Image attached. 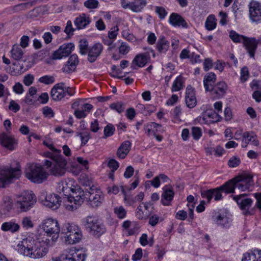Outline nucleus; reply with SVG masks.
<instances>
[{"label": "nucleus", "mask_w": 261, "mask_h": 261, "mask_svg": "<svg viewBox=\"0 0 261 261\" xmlns=\"http://www.w3.org/2000/svg\"><path fill=\"white\" fill-rule=\"evenodd\" d=\"M17 250L19 254L33 259L43 257L48 251L45 242L37 240L35 236H29L20 241Z\"/></svg>", "instance_id": "f257e3e1"}, {"label": "nucleus", "mask_w": 261, "mask_h": 261, "mask_svg": "<svg viewBox=\"0 0 261 261\" xmlns=\"http://www.w3.org/2000/svg\"><path fill=\"white\" fill-rule=\"evenodd\" d=\"M74 182L73 180H65L62 184V191L67 196L65 207L66 210L71 211L76 210L83 201V195H81L83 191L80 188H73Z\"/></svg>", "instance_id": "f03ea898"}, {"label": "nucleus", "mask_w": 261, "mask_h": 261, "mask_svg": "<svg viewBox=\"0 0 261 261\" xmlns=\"http://www.w3.org/2000/svg\"><path fill=\"white\" fill-rule=\"evenodd\" d=\"M21 173V166L19 163L16 161L12 162L10 167H0V187H5L6 185L11 182L13 179L18 178Z\"/></svg>", "instance_id": "7ed1b4c3"}, {"label": "nucleus", "mask_w": 261, "mask_h": 261, "mask_svg": "<svg viewBox=\"0 0 261 261\" xmlns=\"http://www.w3.org/2000/svg\"><path fill=\"white\" fill-rule=\"evenodd\" d=\"M62 239L66 244H74L80 242L83 234L80 227L75 224H64L61 229Z\"/></svg>", "instance_id": "20e7f679"}, {"label": "nucleus", "mask_w": 261, "mask_h": 261, "mask_svg": "<svg viewBox=\"0 0 261 261\" xmlns=\"http://www.w3.org/2000/svg\"><path fill=\"white\" fill-rule=\"evenodd\" d=\"M50 156L49 158L52 162L46 160L44 162V165L48 169L50 168L51 174L56 176H61L63 175L66 171L67 161L66 159L60 154L52 155L48 153Z\"/></svg>", "instance_id": "39448f33"}, {"label": "nucleus", "mask_w": 261, "mask_h": 261, "mask_svg": "<svg viewBox=\"0 0 261 261\" xmlns=\"http://www.w3.org/2000/svg\"><path fill=\"white\" fill-rule=\"evenodd\" d=\"M26 177L34 183L40 184L47 179L48 173L39 164L30 163L25 169Z\"/></svg>", "instance_id": "423d86ee"}, {"label": "nucleus", "mask_w": 261, "mask_h": 261, "mask_svg": "<svg viewBox=\"0 0 261 261\" xmlns=\"http://www.w3.org/2000/svg\"><path fill=\"white\" fill-rule=\"evenodd\" d=\"M36 203V197L32 191H25L16 197L15 206L21 212L33 208Z\"/></svg>", "instance_id": "0eeeda50"}, {"label": "nucleus", "mask_w": 261, "mask_h": 261, "mask_svg": "<svg viewBox=\"0 0 261 261\" xmlns=\"http://www.w3.org/2000/svg\"><path fill=\"white\" fill-rule=\"evenodd\" d=\"M83 222L86 228L95 237H100L106 231L104 224L94 217L88 216L83 220Z\"/></svg>", "instance_id": "6e6552de"}, {"label": "nucleus", "mask_w": 261, "mask_h": 261, "mask_svg": "<svg viewBox=\"0 0 261 261\" xmlns=\"http://www.w3.org/2000/svg\"><path fill=\"white\" fill-rule=\"evenodd\" d=\"M74 93V90L72 88L66 86L63 82L55 84L50 91L51 97L55 101H60L66 95L72 96Z\"/></svg>", "instance_id": "1a4fd4ad"}, {"label": "nucleus", "mask_w": 261, "mask_h": 261, "mask_svg": "<svg viewBox=\"0 0 261 261\" xmlns=\"http://www.w3.org/2000/svg\"><path fill=\"white\" fill-rule=\"evenodd\" d=\"M253 177L251 172H244L235 177L237 188L242 192L251 191L254 185Z\"/></svg>", "instance_id": "9d476101"}, {"label": "nucleus", "mask_w": 261, "mask_h": 261, "mask_svg": "<svg viewBox=\"0 0 261 261\" xmlns=\"http://www.w3.org/2000/svg\"><path fill=\"white\" fill-rule=\"evenodd\" d=\"M43 231L49 236H52L51 239L55 241L58 237L61 230L59 224L56 220L47 219L44 220L41 225Z\"/></svg>", "instance_id": "9b49d317"}, {"label": "nucleus", "mask_w": 261, "mask_h": 261, "mask_svg": "<svg viewBox=\"0 0 261 261\" xmlns=\"http://www.w3.org/2000/svg\"><path fill=\"white\" fill-rule=\"evenodd\" d=\"M231 197L237 202L244 215L249 216L252 215L250 211V208L253 203V200L252 199L248 198L247 195L244 194L238 195H231Z\"/></svg>", "instance_id": "f8f14e48"}, {"label": "nucleus", "mask_w": 261, "mask_h": 261, "mask_svg": "<svg viewBox=\"0 0 261 261\" xmlns=\"http://www.w3.org/2000/svg\"><path fill=\"white\" fill-rule=\"evenodd\" d=\"M221 119L219 114L212 109L206 110L197 118L200 123L207 125L220 121Z\"/></svg>", "instance_id": "ddd939ff"}, {"label": "nucleus", "mask_w": 261, "mask_h": 261, "mask_svg": "<svg viewBox=\"0 0 261 261\" xmlns=\"http://www.w3.org/2000/svg\"><path fill=\"white\" fill-rule=\"evenodd\" d=\"M90 204L93 207L100 206L104 201V195L101 190L94 186L89 188L88 191Z\"/></svg>", "instance_id": "4468645a"}, {"label": "nucleus", "mask_w": 261, "mask_h": 261, "mask_svg": "<svg viewBox=\"0 0 261 261\" xmlns=\"http://www.w3.org/2000/svg\"><path fill=\"white\" fill-rule=\"evenodd\" d=\"M213 220L215 223L223 227H229L232 219L230 215L225 210H219L213 216Z\"/></svg>", "instance_id": "2eb2a0df"}, {"label": "nucleus", "mask_w": 261, "mask_h": 261, "mask_svg": "<svg viewBox=\"0 0 261 261\" xmlns=\"http://www.w3.org/2000/svg\"><path fill=\"white\" fill-rule=\"evenodd\" d=\"M249 18L256 23H261V3L252 1L249 4Z\"/></svg>", "instance_id": "dca6fc26"}, {"label": "nucleus", "mask_w": 261, "mask_h": 261, "mask_svg": "<svg viewBox=\"0 0 261 261\" xmlns=\"http://www.w3.org/2000/svg\"><path fill=\"white\" fill-rule=\"evenodd\" d=\"M74 48V45L72 43L63 44L54 52L52 58L54 60H59L64 57H66L70 54Z\"/></svg>", "instance_id": "f3484780"}, {"label": "nucleus", "mask_w": 261, "mask_h": 261, "mask_svg": "<svg viewBox=\"0 0 261 261\" xmlns=\"http://www.w3.org/2000/svg\"><path fill=\"white\" fill-rule=\"evenodd\" d=\"M227 89V84L225 82L222 81L215 84L208 91L213 98L217 99L222 98L226 93Z\"/></svg>", "instance_id": "a211bd4d"}, {"label": "nucleus", "mask_w": 261, "mask_h": 261, "mask_svg": "<svg viewBox=\"0 0 261 261\" xmlns=\"http://www.w3.org/2000/svg\"><path fill=\"white\" fill-rule=\"evenodd\" d=\"M221 192L222 190L219 187L214 189L201 191V195L202 198L207 199V203H210L213 197L215 201L221 200L223 198Z\"/></svg>", "instance_id": "6ab92c4d"}, {"label": "nucleus", "mask_w": 261, "mask_h": 261, "mask_svg": "<svg viewBox=\"0 0 261 261\" xmlns=\"http://www.w3.org/2000/svg\"><path fill=\"white\" fill-rule=\"evenodd\" d=\"M185 103L190 109L194 108L197 105L195 91L191 85H188L185 93Z\"/></svg>", "instance_id": "aec40b11"}, {"label": "nucleus", "mask_w": 261, "mask_h": 261, "mask_svg": "<svg viewBox=\"0 0 261 261\" xmlns=\"http://www.w3.org/2000/svg\"><path fill=\"white\" fill-rule=\"evenodd\" d=\"M103 49V45L100 43H97L89 47L87 53L88 60L90 63L94 62L101 55Z\"/></svg>", "instance_id": "412c9836"}, {"label": "nucleus", "mask_w": 261, "mask_h": 261, "mask_svg": "<svg viewBox=\"0 0 261 261\" xmlns=\"http://www.w3.org/2000/svg\"><path fill=\"white\" fill-rule=\"evenodd\" d=\"M0 144L3 147L13 150L14 149V145L17 144V142L13 136L3 133L0 134Z\"/></svg>", "instance_id": "4be33fe9"}, {"label": "nucleus", "mask_w": 261, "mask_h": 261, "mask_svg": "<svg viewBox=\"0 0 261 261\" xmlns=\"http://www.w3.org/2000/svg\"><path fill=\"white\" fill-rule=\"evenodd\" d=\"M242 137V147H246L248 144L257 146L259 145V141L257 140L256 135L252 131L246 132L244 133Z\"/></svg>", "instance_id": "5701e85b"}, {"label": "nucleus", "mask_w": 261, "mask_h": 261, "mask_svg": "<svg viewBox=\"0 0 261 261\" xmlns=\"http://www.w3.org/2000/svg\"><path fill=\"white\" fill-rule=\"evenodd\" d=\"M163 193L161 195V203L165 206L170 205L174 196V192L172 188L168 185L164 186L163 188Z\"/></svg>", "instance_id": "b1692460"}, {"label": "nucleus", "mask_w": 261, "mask_h": 261, "mask_svg": "<svg viewBox=\"0 0 261 261\" xmlns=\"http://www.w3.org/2000/svg\"><path fill=\"white\" fill-rule=\"evenodd\" d=\"M229 37L234 43H243L247 53L249 54L250 44L248 42L250 38H247L243 35H240L233 30H231L229 32Z\"/></svg>", "instance_id": "393cba45"}, {"label": "nucleus", "mask_w": 261, "mask_h": 261, "mask_svg": "<svg viewBox=\"0 0 261 261\" xmlns=\"http://www.w3.org/2000/svg\"><path fill=\"white\" fill-rule=\"evenodd\" d=\"M60 197L56 194H49L42 201L44 205L53 210L57 209L60 205Z\"/></svg>", "instance_id": "a878e982"}, {"label": "nucleus", "mask_w": 261, "mask_h": 261, "mask_svg": "<svg viewBox=\"0 0 261 261\" xmlns=\"http://www.w3.org/2000/svg\"><path fill=\"white\" fill-rule=\"evenodd\" d=\"M149 60L150 55L148 53L138 54L133 59L131 67L133 69H137L136 66L143 67L147 63Z\"/></svg>", "instance_id": "bb28decb"}, {"label": "nucleus", "mask_w": 261, "mask_h": 261, "mask_svg": "<svg viewBox=\"0 0 261 261\" xmlns=\"http://www.w3.org/2000/svg\"><path fill=\"white\" fill-rule=\"evenodd\" d=\"M170 24L175 27L187 28L188 25L185 19L177 13H172L169 18Z\"/></svg>", "instance_id": "cd10ccee"}, {"label": "nucleus", "mask_w": 261, "mask_h": 261, "mask_svg": "<svg viewBox=\"0 0 261 261\" xmlns=\"http://www.w3.org/2000/svg\"><path fill=\"white\" fill-rule=\"evenodd\" d=\"M145 133L149 136H156L158 133H163L162 125L155 122H149L144 126Z\"/></svg>", "instance_id": "c85d7f7f"}, {"label": "nucleus", "mask_w": 261, "mask_h": 261, "mask_svg": "<svg viewBox=\"0 0 261 261\" xmlns=\"http://www.w3.org/2000/svg\"><path fill=\"white\" fill-rule=\"evenodd\" d=\"M79 64L78 57L76 54H73L70 56L66 64L63 67V72L70 73L74 71L76 66Z\"/></svg>", "instance_id": "c756f323"}, {"label": "nucleus", "mask_w": 261, "mask_h": 261, "mask_svg": "<svg viewBox=\"0 0 261 261\" xmlns=\"http://www.w3.org/2000/svg\"><path fill=\"white\" fill-rule=\"evenodd\" d=\"M242 261H261V250L258 249L246 252Z\"/></svg>", "instance_id": "7c9ffc66"}, {"label": "nucleus", "mask_w": 261, "mask_h": 261, "mask_svg": "<svg viewBox=\"0 0 261 261\" xmlns=\"http://www.w3.org/2000/svg\"><path fill=\"white\" fill-rule=\"evenodd\" d=\"M91 22L89 16L85 13L82 14L76 17L74 23L78 30L85 28Z\"/></svg>", "instance_id": "2f4dec72"}, {"label": "nucleus", "mask_w": 261, "mask_h": 261, "mask_svg": "<svg viewBox=\"0 0 261 261\" xmlns=\"http://www.w3.org/2000/svg\"><path fill=\"white\" fill-rule=\"evenodd\" d=\"M1 228L2 230L3 231L10 232L14 233L19 231L20 229V226L14 221L11 220L2 223Z\"/></svg>", "instance_id": "473e14b6"}, {"label": "nucleus", "mask_w": 261, "mask_h": 261, "mask_svg": "<svg viewBox=\"0 0 261 261\" xmlns=\"http://www.w3.org/2000/svg\"><path fill=\"white\" fill-rule=\"evenodd\" d=\"M131 148L129 141H125L120 145L117 151V156L121 159H124L128 153Z\"/></svg>", "instance_id": "72a5a7b5"}, {"label": "nucleus", "mask_w": 261, "mask_h": 261, "mask_svg": "<svg viewBox=\"0 0 261 261\" xmlns=\"http://www.w3.org/2000/svg\"><path fill=\"white\" fill-rule=\"evenodd\" d=\"M216 75L214 72L207 73L203 79V85L206 91H208L215 85Z\"/></svg>", "instance_id": "f704fd0d"}, {"label": "nucleus", "mask_w": 261, "mask_h": 261, "mask_svg": "<svg viewBox=\"0 0 261 261\" xmlns=\"http://www.w3.org/2000/svg\"><path fill=\"white\" fill-rule=\"evenodd\" d=\"M237 188V183L235 177L228 180L224 184L220 186V188L222 191L224 192L226 194L234 193L235 188Z\"/></svg>", "instance_id": "c9c22d12"}, {"label": "nucleus", "mask_w": 261, "mask_h": 261, "mask_svg": "<svg viewBox=\"0 0 261 261\" xmlns=\"http://www.w3.org/2000/svg\"><path fill=\"white\" fill-rule=\"evenodd\" d=\"M169 47V42L168 41L165 37L161 36L156 43V49L160 53H165Z\"/></svg>", "instance_id": "e433bc0d"}, {"label": "nucleus", "mask_w": 261, "mask_h": 261, "mask_svg": "<svg viewBox=\"0 0 261 261\" xmlns=\"http://www.w3.org/2000/svg\"><path fill=\"white\" fill-rule=\"evenodd\" d=\"M248 43L250 44L249 49V56L251 58H254L257 45L258 44H261V36L257 40L254 38H250Z\"/></svg>", "instance_id": "4c0bfd02"}, {"label": "nucleus", "mask_w": 261, "mask_h": 261, "mask_svg": "<svg viewBox=\"0 0 261 261\" xmlns=\"http://www.w3.org/2000/svg\"><path fill=\"white\" fill-rule=\"evenodd\" d=\"M146 4L145 0H134V2L130 3L129 9L134 12H138L141 11Z\"/></svg>", "instance_id": "58836bf2"}, {"label": "nucleus", "mask_w": 261, "mask_h": 261, "mask_svg": "<svg viewBox=\"0 0 261 261\" xmlns=\"http://www.w3.org/2000/svg\"><path fill=\"white\" fill-rule=\"evenodd\" d=\"M11 57L15 60H20L22 59L23 55V51L18 45H14L10 51Z\"/></svg>", "instance_id": "ea45409f"}, {"label": "nucleus", "mask_w": 261, "mask_h": 261, "mask_svg": "<svg viewBox=\"0 0 261 261\" xmlns=\"http://www.w3.org/2000/svg\"><path fill=\"white\" fill-rule=\"evenodd\" d=\"M185 80L181 75H179L174 81L171 91L172 92H177L181 90L184 87Z\"/></svg>", "instance_id": "a19ab883"}, {"label": "nucleus", "mask_w": 261, "mask_h": 261, "mask_svg": "<svg viewBox=\"0 0 261 261\" xmlns=\"http://www.w3.org/2000/svg\"><path fill=\"white\" fill-rule=\"evenodd\" d=\"M43 144L52 151V152H47L45 153V155L47 157L49 158H50V156L48 153H50L52 155H55L56 154H58L61 153V150L56 149L50 141H44Z\"/></svg>", "instance_id": "79ce46f5"}, {"label": "nucleus", "mask_w": 261, "mask_h": 261, "mask_svg": "<svg viewBox=\"0 0 261 261\" xmlns=\"http://www.w3.org/2000/svg\"><path fill=\"white\" fill-rule=\"evenodd\" d=\"M79 47L80 49V53L82 55H86L87 54L89 48L88 42L86 40H81L79 42Z\"/></svg>", "instance_id": "37998d69"}, {"label": "nucleus", "mask_w": 261, "mask_h": 261, "mask_svg": "<svg viewBox=\"0 0 261 261\" xmlns=\"http://www.w3.org/2000/svg\"><path fill=\"white\" fill-rule=\"evenodd\" d=\"M110 108L112 110H115L118 113H121L124 111L125 108V105L122 102H117L112 103L110 106Z\"/></svg>", "instance_id": "c03bdc74"}, {"label": "nucleus", "mask_w": 261, "mask_h": 261, "mask_svg": "<svg viewBox=\"0 0 261 261\" xmlns=\"http://www.w3.org/2000/svg\"><path fill=\"white\" fill-rule=\"evenodd\" d=\"M114 212L117 217L120 219H124L126 215V211L122 206L115 207Z\"/></svg>", "instance_id": "a18cd8bd"}, {"label": "nucleus", "mask_w": 261, "mask_h": 261, "mask_svg": "<svg viewBox=\"0 0 261 261\" xmlns=\"http://www.w3.org/2000/svg\"><path fill=\"white\" fill-rule=\"evenodd\" d=\"M205 27L208 30H213L216 27V23L214 16H209L205 23Z\"/></svg>", "instance_id": "49530a36"}, {"label": "nucleus", "mask_w": 261, "mask_h": 261, "mask_svg": "<svg viewBox=\"0 0 261 261\" xmlns=\"http://www.w3.org/2000/svg\"><path fill=\"white\" fill-rule=\"evenodd\" d=\"M149 218L148 223L151 226H156L159 222L160 217L154 214H152L151 212H149L148 214Z\"/></svg>", "instance_id": "de8ad7c7"}, {"label": "nucleus", "mask_w": 261, "mask_h": 261, "mask_svg": "<svg viewBox=\"0 0 261 261\" xmlns=\"http://www.w3.org/2000/svg\"><path fill=\"white\" fill-rule=\"evenodd\" d=\"M202 130L199 127H193L191 128V135L194 140L198 141L202 136Z\"/></svg>", "instance_id": "09e8293b"}, {"label": "nucleus", "mask_w": 261, "mask_h": 261, "mask_svg": "<svg viewBox=\"0 0 261 261\" xmlns=\"http://www.w3.org/2000/svg\"><path fill=\"white\" fill-rule=\"evenodd\" d=\"M115 131V128L112 124H109L104 128V138L112 136Z\"/></svg>", "instance_id": "8fccbe9b"}, {"label": "nucleus", "mask_w": 261, "mask_h": 261, "mask_svg": "<svg viewBox=\"0 0 261 261\" xmlns=\"http://www.w3.org/2000/svg\"><path fill=\"white\" fill-rule=\"evenodd\" d=\"M38 81L45 85H49L54 83L55 80L54 77L53 76L44 75L40 77Z\"/></svg>", "instance_id": "3c124183"}, {"label": "nucleus", "mask_w": 261, "mask_h": 261, "mask_svg": "<svg viewBox=\"0 0 261 261\" xmlns=\"http://www.w3.org/2000/svg\"><path fill=\"white\" fill-rule=\"evenodd\" d=\"M99 2L97 0H86L84 3V6L90 9H96L98 7Z\"/></svg>", "instance_id": "603ef678"}, {"label": "nucleus", "mask_w": 261, "mask_h": 261, "mask_svg": "<svg viewBox=\"0 0 261 261\" xmlns=\"http://www.w3.org/2000/svg\"><path fill=\"white\" fill-rule=\"evenodd\" d=\"M142 207L141 205H139L136 210V216L140 220L146 219L148 217V214H144Z\"/></svg>", "instance_id": "864d4df0"}, {"label": "nucleus", "mask_w": 261, "mask_h": 261, "mask_svg": "<svg viewBox=\"0 0 261 261\" xmlns=\"http://www.w3.org/2000/svg\"><path fill=\"white\" fill-rule=\"evenodd\" d=\"M22 227L26 229L32 228L33 227V223L31 220V217H25L23 218L22 220Z\"/></svg>", "instance_id": "5fc2aeb1"}, {"label": "nucleus", "mask_w": 261, "mask_h": 261, "mask_svg": "<svg viewBox=\"0 0 261 261\" xmlns=\"http://www.w3.org/2000/svg\"><path fill=\"white\" fill-rule=\"evenodd\" d=\"M119 31L117 26H114L111 29V30L108 32L109 38L111 40H115L118 35Z\"/></svg>", "instance_id": "6e6d98bb"}, {"label": "nucleus", "mask_w": 261, "mask_h": 261, "mask_svg": "<svg viewBox=\"0 0 261 261\" xmlns=\"http://www.w3.org/2000/svg\"><path fill=\"white\" fill-rule=\"evenodd\" d=\"M130 50L129 46L126 42H122L119 47V53L122 55L127 54Z\"/></svg>", "instance_id": "4d7b16f0"}, {"label": "nucleus", "mask_w": 261, "mask_h": 261, "mask_svg": "<svg viewBox=\"0 0 261 261\" xmlns=\"http://www.w3.org/2000/svg\"><path fill=\"white\" fill-rule=\"evenodd\" d=\"M82 144H86L90 138V133L87 132H84L79 134Z\"/></svg>", "instance_id": "13d9d810"}, {"label": "nucleus", "mask_w": 261, "mask_h": 261, "mask_svg": "<svg viewBox=\"0 0 261 261\" xmlns=\"http://www.w3.org/2000/svg\"><path fill=\"white\" fill-rule=\"evenodd\" d=\"M72 255L75 257V261H85L87 257L86 253L79 251L72 254Z\"/></svg>", "instance_id": "bf43d9fd"}, {"label": "nucleus", "mask_w": 261, "mask_h": 261, "mask_svg": "<svg viewBox=\"0 0 261 261\" xmlns=\"http://www.w3.org/2000/svg\"><path fill=\"white\" fill-rule=\"evenodd\" d=\"M42 113L43 115L48 118H52L54 116V112L52 109L48 107H45L42 109Z\"/></svg>", "instance_id": "052dcab7"}, {"label": "nucleus", "mask_w": 261, "mask_h": 261, "mask_svg": "<svg viewBox=\"0 0 261 261\" xmlns=\"http://www.w3.org/2000/svg\"><path fill=\"white\" fill-rule=\"evenodd\" d=\"M155 11L161 19L164 18L167 14V13L165 9L162 7H155Z\"/></svg>", "instance_id": "680f3d73"}, {"label": "nucleus", "mask_w": 261, "mask_h": 261, "mask_svg": "<svg viewBox=\"0 0 261 261\" xmlns=\"http://www.w3.org/2000/svg\"><path fill=\"white\" fill-rule=\"evenodd\" d=\"M241 161L239 158L233 156L229 160L228 165L230 167L233 168L239 165Z\"/></svg>", "instance_id": "e2e57ef3"}, {"label": "nucleus", "mask_w": 261, "mask_h": 261, "mask_svg": "<svg viewBox=\"0 0 261 261\" xmlns=\"http://www.w3.org/2000/svg\"><path fill=\"white\" fill-rule=\"evenodd\" d=\"M249 77V72L248 68L246 67H244L241 70V80L242 82H244L247 81Z\"/></svg>", "instance_id": "0e129e2a"}, {"label": "nucleus", "mask_w": 261, "mask_h": 261, "mask_svg": "<svg viewBox=\"0 0 261 261\" xmlns=\"http://www.w3.org/2000/svg\"><path fill=\"white\" fill-rule=\"evenodd\" d=\"M9 110L12 111L14 113H16L19 111L20 107L19 105L13 100H11L9 106Z\"/></svg>", "instance_id": "69168bd1"}, {"label": "nucleus", "mask_w": 261, "mask_h": 261, "mask_svg": "<svg viewBox=\"0 0 261 261\" xmlns=\"http://www.w3.org/2000/svg\"><path fill=\"white\" fill-rule=\"evenodd\" d=\"M108 166L111 169V171L114 172L118 169L119 163L115 160L111 159L108 162Z\"/></svg>", "instance_id": "338daca9"}, {"label": "nucleus", "mask_w": 261, "mask_h": 261, "mask_svg": "<svg viewBox=\"0 0 261 261\" xmlns=\"http://www.w3.org/2000/svg\"><path fill=\"white\" fill-rule=\"evenodd\" d=\"M34 80V76L31 74H28L24 76L23 82L25 86H29L33 83Z\"/></svg>", "instance_id": "774afa93"}]
</instances>
